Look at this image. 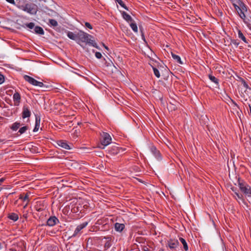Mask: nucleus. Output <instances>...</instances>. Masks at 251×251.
<instances>
[{
  "label": "nucleus",
  "mask_w": 251,
  "mask_h": 251,
  "mask_svg": "<svg viewBox=\"0 0 251 251\" xmlns=\"http://www.w3.org/2000/svg\"><path fill=\"white\" fill-rule=\"evenodd\" d=\"M93 36L82 31L77 33V39L76 42L82 46L81 43H85L86 44L92 46L95 48H98L97 43L93 40Z\"/></svg>",
  "instance_id": "nucleus-1"
},
{
  "label": "nucleus",
  "mask_w": 251,
  "mask_h": 251,
  "mask_svg": "<svg viewBox=\"0 0 251 251\" xmlns=\"http://www.w3.org/2000/svg\"><path fill=\"white\" fill-rule=\"evenodd\" d=\"M240 190L247 197H251V187L245 182H239Z\"/></svg>",
  "instance_id": "nucleus-2"
},
{
  "label": "nucleus",
  "mask_w": 251,
  "mask_h": 251,
  "mask_svg": "<svg viewBox=\"0 0 251 251\" xmlns=\"http://www.w3.org/2000/svg\"><path fill=\"white\" fill-rule=\"evenodd\" d=\"M24 77L25 81L34 86H37L40 87L44 86V84L43 82L38 81L31 76L25 75Z\"/></svg>",
  "instance_id": "nucleus-3"
},
{
  "label": "nucleus",
  "mask_w": 251,
  "mask_h": 251,
  "mask_svg": "<svg viewBox=\"0 0 251 251\" xmlns=\"http://www.w3.org/2000/svg\"><path fill=\"white\" fill-rule=\"evenodd\" d=\"M101 143L102 145L106 146L110 144L111 142V138L109 134L106 132H103L101 134Z\"/></svg>",
  "instance_id": "nucleus-4"
},
{
  "label": "nucleus",
  "mask_w": 251,
  "mask_h": 251,
  "mask_svg": "<svg viewBox=\"0 0 251 251\" xmlns=\"http://www.w3.org/2000/svg\"><path fill=\"white\" fill-rule=\"evenodd\" d=\"M59 221L57 218L55 216L50 217L47 222V225L50 226H52L55 225L57 222H58Z\"/></svg>",
  "instance_id": "nucleus-5"
},
{
  "label": "nucleus",
  "mask_w": 251,
  "mask_h": 251,
  "mask_svg": "<svg viewBox=\"0 0 251 251\" xmlns=\"http://www.w3.org/2000/svg\"><path fill=\"white\" fill-rule=\"evenodd\" d=\"M168 245L171 249H175L178 247L179 245V242L177 240H170L168 241Z\"/></svg>",
  "instance_id": "nucleus-6"
},
{
  "label": "nucleus",
  "mask_w": 251,
  "mask_h": 251,
  "mask_svg": "<svg viewBox=\"0 0 251 251\" xmlns=\"http://www.w3.org/2000/svg\"><path fill=\"white\" fill-rule=\"evenodd\" d=\"M87 225V223H83L82 224L78 226L75 228L74 234L72 235V237L76 236L79 231L82 230L83 228H84Z\"/></svg>",
  "instance_id": "nucleus-7"
},
{
  "label": "nucleus",
  "mask_w": 251,
  "mask_h": 251,
  "mask_svg": "<svg viewBox=\"0 0 251 251\" xmlns=\"http://www.w3.org/2000/svg\"><path fill=\"white\" fill-rule=\"evenodd\" d=\"M57 144L58 145V146L66 150H70L71 149L70 145H69L65 141H58L57 142Z\"/></svg>",
  "instance_id": "nucleus-8"
},
{
  "label": "nucleus",
  "mask_w": 251,
  "mask_h": 251,
  "mask_svg": "<svg viewBox=\"0 0 251 251\" xmlns=\"http://www.w3.org/2000/svg\"><path fill=\"white\" fill-rule=\"evenodd\" d=\"M13 98L14 105L16 106L19 105L21 100V96L20 94L18 92L15 93L13 95Z\"/></svg>",
  "instance_id": "nucleus-9"
},
{
  "label": "nucleus",
  "mask_w": 251,
  "mask_h": 251,
  "mask_svg": "<svg viewBox=\"0 0 251 251\" xmlns=\"http://www.w3.org/2000/svg\"><path fill=\"white\" fill-rule=\"evenodd\" d=\"M237 9H235L237 11H239L243 12H245L247 11V6L242 2V1L237 6Z\"/></svg>",
  "instance_id": "nucleus-10"
},
{
  "label": "nucleus",
  "mask_w": 251,
  "mask_h": 251,
  "mask_svg": "<svg viewBox=\"0 0 251 251\" xmlns=\"http://www.w3.org/2000/svg\"><path fill=\"white\" fill-rule=\"evenodd\" d=\"M40 117L38 115H35V126L33 129V132H36L38 130L40 127Z\"/></svg>",
  "instance_id": "nucleus-11"
},
{
  "label": "nucleus",
  "mask_w": 251,
  "mask_h": 251,
  "mask_svg": "<svg viewBox=\"0 0 251 251\" xmlns=\"http://www.w3.org/2000/svg\"><path fill=\"white\" fill-rule=\"evenodd\" d=\"M151 151L157 159H159L160 158V152L155 147L152 146L151 148Z\"/></svg>",
  "instance_id": "nucleus-12"
},
{
  "label": "nucleus",
  "mask_w": 251,
  "mask_h": 251,
  "mask_svg": "<svg viewBox=\"0 0 251 251\" xmlns=\"http://www.w3.org/2000/svg\"><path fill=\"white\" fill-rule=\"evenodd\" d=\"M30 111L28 109L27 107H24L23 111L22 113V117L25 119V118H27L30 117Z\"/></svg>",
  "instance_id": "nucleus-13"
},
{
  "label": "nucleus",
  "mask_w": 251,
  "mask_h": 251,
  "mask_svg": "<svg viewBox=\"0 0 251 251\" xmlns=\"http://www.w3.org/2000/svg\"><path fill=\"white\" fill-rule=\"evenodd\" d=\"M125 225L123 224H120L116 223L115 224V229L118 232H121L125 228Z\"/></svg>",
  "instance_id": "nucleus-14"
},
{
  "label": "nucleus",
  "mask_w": 251,
  "mask_h": 251,
  "mask_svg": "<svg viewBox=\"0 0 251 251\" xmlns=\"http://www.w3.org/2000/svg\"><path fill=\"white\" fill-rule=\"evenodd\" d=\"M123 18L126 20L127 22H131L133 21L132 17L125 11L122 13Z\"/></svg>",
  "instance_id": "nucleus-15"
},
{
  "label": "nucleus",
  "mask_w": 251,
  "mask_h": 251,
  "mask_svg": "<svg viewBox=\"0 0 251 251\" xmlns=\"http://www.w3.org/2000/svg\"><path fill=\"white\" fill-rule=\"evenodd\" d=\"M24 10L26 11L30 14H33L34 10L33 8L31 7V5L29 4H26L24 7Z\"/></svg>",
  "instance_id": "nucleus-16"
},
{
  "label": "nucleus",
  "mask_w": 251,
  "mask_h": 251,
  "mask_svg": "<svg viewBox=\"0 0 251 251\" xmlns=\"http://www.w3.org/2000/svg\"><path fill=\"white\" fill-rule=\"evenodd\" d=\"M67 36L71 39L77 41V33L75 34L71 31H68Z\"/></svg>",
  "instance_id": "nucleus-17"
},
{
  "label": "nucleus",
  "mask_w": 251,
  "mask_h": 251,
  "mask_svg": "<svg viewBox=\"0 0 251 251\" xmlns=\"http://www.w3.org/2000/svg\"><path fill=\"white\" fill-rule=\"evenodd\" d=\"M34 32L39 34L43 35L44 34V31L43 30V29L39 26H35L34 28Z\"/></svg>",
  "instance_id": "nucleus-18"
},
{
  "label": "nucleus",
  "mask_w": 251,
  "mask_h": 251,
  "mask_svg": "<svg viewBox=\"0 0 251 251\" xmlns=\"http://www.w3.org/2000/svg\"><path fill=\"white\" fill-rule=\"evenodd\" d=\"M171 55H172V56L173 58V59H175L177 63H178L180 64H182L183 63L181 60V58H180V56H179L175 54L173 52H171Z\"/></svg>",
  "instance_id": "nucleus-19"
},
{
  "label": "nucleus",
  "mask_w": 251,
  "mask_h": 251,
  "mask_svg": "<svg viewBox=\"0 0 251 251\" xmlns=\"http://www.w3.org/2000/svg\"><path fill=\"white\" fill-rule=\"evenodd\" d=\"M109 151L111 154H117L119 152V149L117 147L114 146L111 148Z\"/></svg>",
  "instance_id": "nucleus-20"
},
{
  "label": "nucleus",
  "mask_w": 251,
  "mask_h": 251,
  "mask_svg": "<svg viewBox=\"0 0 251 251\" xmlns=\"http://www.w3.org/2000/svg\"><path fill=\"white\" fill-rule=\"evenodd\" d=\"M19 199L22 200L23 201H26V202H28V201H29V200L28 195L27 193H26L25 195H21L20 196Z\"/></svg>",
  "instance_id": "nucleus-21"
},
{
  "label": "nucleus",
  "mask_w": 251,
  "mask_h": 251,
  "mask_svg": "<svg viewBox=\"0 0 251 251\" xmlns=\"http://www.w3.org/2000/svg\"><path fill=\"white\" fill-rule=\"evenodd\" d=\"M8 218L14 221H16L18 219V215L16 213H12L9 214Z\"/></svg>",
  "instance_id": "nucleus-22"
},
{
  "label": "nucleus",
  "mask_w": 251,
  "mask_h": 251,
  "mask_svg": "<svg viewBox=\"0 0 251 251\" xmlns=\"http://www.w3.org/2000/svg\"><path fill=\"white\" fill-rule=\"evenodd\" d=\"M179 240L181 242V243L183 244L184 249L185 251H187L188 250V247L187 244L185 240L184 239H183V238L180 237V238H179Z\"/></svg>",
  "instance_id": "nucleus-23"
},
{
  "label": "nucleus",
  "mask_w": 251,
  "mask_h": 251,
  "mask_svg": "<svg viewBox=\"0 0 251 251\" xmlns=\"http://www.w3.org/2000/svg\"><path fill=\"white\" fill-rule=\"evenodd\" d=\"M208 77L211 81L213 82L214 83L217 85L218 84V79L217 78H216L214 76L211 75H209Z\"/></svg>",
  "instance_id": "nucleus-24"
},
{
  "label": "nucleus",
  "mask_w": 251,
  "mask_h": 251,
  "mask_svg": "<svg viewBox=\"0 0 251 251\" xmlns=\"http://www.w3.org/2000/svg\"><path fill=\"white\" fill-rule=\"evenodd\" d=\"M230 0L232 3L233 5L234 6L235 9H237L236 7H237L238 8V7L237 6L242 1L241 0Z\"/></svg>",
  "instance_id": "nucleus-25"
},
{
  "label": "nucleus",
  "mask_w": 251,
  "mask_h": 251,
  "mask_svg": "<svg viewBox=\"0 0 251 251\" xmlns=\"http://www.w3.org/2000/svg\"><path fill=\"white\" fill-rule=\"evenodd\" d=\"M20 126L21 124L20 123L16 122L12 125L11 129L13 130H17Z\"/></svg>",
  "instance_id": "nucleus-26"
},
{
  "label": "nucleus",
  "mask_w": 251,
  "mask_h": 251,
  "mask_svg": "<svg viewBox=\"0 0 251 251\" xmlns=\"http://www.w3.org/2000/svg\"><path fill=\"white\" fill-rule=\"evenodd\" d=\"M130 26L134 32H137L138 28L136 24L135 23L131 22L130 24Z\"/></svg>",
  "instance_id": "nucleus-27"
},
{
  "label": "nucleus",
  "mask_w": 251,
  "mask_h": 251,
  "mask_svg": "<svg viewBox=\"0 0 251 251\" xmlns=\"http://www.w3.org/2000/svg\"><path fill=\"white\" fill-rule=\"evenodd\" d=\"M115 1L126 10H128V8L126 6V5L124 4L122 0H115Z\"/></svg>",
  "instance_id": "nucleus-28"
},
{
  "label": "nucleus",
  "mask_w": 251,
  "mask_h": 251,
  "mask_svg": "<svg viewBox=\"0 0 251 251\" xmlns=\"http://www.w3.org/2000/svg\"><path fill=\"white\" fill-rule=\"evenodd\" d=\"M49 23L50 25L53 26H56L58 25L57 22L54 19H50L49 20Z\"/></svg>",
  "instance_id": "nucleus-29"
},
{
  "label": "nucleus",
  "mask_w": 251,
  "mask_h": 251,
  "mask_svg": "<svg viewBox=\"0 0 251 251\" xmlns=\"http://www.w3.org/2000/svg\"><path fill=\"white\" fill-rule=\"evenodd\" d=\"M153 73L154 75L157 77L159 78L160 76V73L157 69L155 67H152Z\"/></svg>",
  "instance_id": "nucleus-30"
},
{
  "label": "nucleus",
  "mask_w": 251,
  "mask_h": 251,
  "mask_svg": "<svg viewBox=\"0 0 251 251\" xmlns=\"http://www.w3.org/2000/svg\"><path fill=\"white\" fill-rule=\"evenodd\" d=\"M238 12V14L239 15V16L240 17V18L243 19L244 20V22L246 20V19L247 18H246V15H245V12H241V11H237Z\"/></svg>",
  "instance_id": "nucleus-31"
},
{
  "label": "nucleus",
  "mask_w": 251,
  "mask_h": 251,
  "mask_svg": "<svg viewBox=\"0 0 251 251\" xmlns=\"http://www.w3.org/2000/svg\"><path fill=\"white\" fill-rule=\"evenodd\" d=\"M238 37H239V38L241 39L244 42H245V43L247 42L246 39L245 37L244 36L242 32L240 30L238 32Z\"/></svg>",
  "instance_id": "nucleus-32"
},
{
  "label": "nucleus",
  "mask_w": 251,
  "mask_h": 251,
  "mask_svg": "<svg viewBox=\"0 0 251 251\" xmlns=\"http://www.w3.org/2000/svg\"><path fill=\"white\" fill-rule=\"evenodd\" d=\"M244 22L251 29V17L247 18Z\"/></svg>",
  "instance_id": "nucleus-33"
},
{
  "label": "nucleus",
  "mask_w": 251,
  "mask_h": 251,
  "mask_svg": "<svg viewBox=\"0 0 251 251\" xmlns=\"http://www.w3.org/2000/svg\"><path fill=\"white\" fill-rule=\"evenodd\" d=\"M28 127L27 126H23L19 129V132H20V134H23L26 131V130L28 129Z\"/></svg>",
  "instance_id": "nucleus-34"
},
{
  "label": "nucleus",
  "mask_w": 251,
  "mask_h": 251,
  "mask_svg": "<svg viewBox=\"0 0 251 251\" xmlns=\"http://www.w3.org/2000/svg\"><path fill=\"white\" fill-rule=\"evenodd\" d=\"M111 246V242L110 241V240H107L105 242L104 247L105 249H107L109 248Z\"/></svg>",
  "instance_id": "nucleus-35"
},
{
  "label": "nucleus",
  "mask_w": 251,
  "mask_h": 251,
  "mask_svg": "<svg viewBox=\"0 0 251 251\" xmlns=\"http://www.w3.org/2000/svg\"><path fill=\"white\" fill-rule=\"evenodd\" d=\"M25 25H26V27H27L28 28H29L30 29H33V28H34V27H35V24L33 23H30L28 24H25Z\"/></svg>",
  "instance_id": "nucleus-36"
},
{
  "label": "nucleus",
  "mask_w": 251,
  "mask_h": 251,
  "mask_svg": "<svg viewBox=\"0 0 251 251\" xmlns=\"http://www.w3.org/2000/svg\"><path fill=\"white\" fill-rule=\"evenodd\" d=\"M140 30L141 33L142 39L144 41H146L145 37L144 34V32H143V27H140Z\"/></svg>",
  "instance_id": "nucleus-37"
},
{
  "label": "nucleus",
  "mask_w": 251,
  "mask_h": 251,
  "mask_svg": "<svg viewBox=\"0 0 251 251\" xmlns=\"http://www.w3.org/2000/svg\"><path fill=\"white\" fill-rule=\"evenodd\" d=\"M95 56L98 59H100L102 57V55H101V53L100 52H96L95 53Z\"/></svg>",
  "instance_id": "nucleus-38"
},
{
  "label": "nucleus",
  "mask_w": 251,
  "mask_h": 251,
  "mask_svg": "<svg viewBox=\"0 0 251 251\" xmlns=\"http://www.w3.org/2000/svg\"><path fill=\"white\" fill-rule=\"evenodd\" d=\"M85 25L86 26V27H87V28H89L90 29H92L93 28L92 26L88 22H85Z\"/></svg>",
  "instance_id": "nucleus-39"
},
{
  "label": "nucleus",
  "mask_w": 251,
  "mask_h": 251,
  "mask_svg": "<svg viewBox=\"0 0 251 251\" xmlns=\"http://www.w3.org/2000/svg\"><path fill=\"white\" fill-rule=\"evenodd\" d=\"M242 83H243V86H244L246 88H247V89H248V88L250 89V88H249V87L248 85L247 84V83H246L244 80H243V81H242Z\"/></svg>",
  "instance_id": "nucleus-40"
},
{
  "label": "nucleus",
  "mask_w": 251,
  "mask_h": 251,
  "mask_svg": "<svg viewBox=\"0 0 251 251\" xmlns=\"http://www.w3.org/2000/svg\"><path fill=\"white\" fill-rule=\"evenodd\" d=\"M235 194L239 199L242 200V196L241 195H239L237 192H235Z\"/></svg>",
  "instance_id": "nucleus-41"
},
{
  "label": "nucleus",
  "mask_w": 251,
  "mask_h": 251,
  "mask_svg": "<svg viewBox=\"0 0 251 251\" xmlns=\"http://www.w3.org/2000/svg\"><path fill=\"white\" fill-rule=\"evenodd\" d=\"M0 79H1V84H2V83L4 82V76L3 75H1V78H0Z\"/></svg>",
  "instance_id": "nucleus-42"
},
{
  "label": "nucleus",
  "mask_w": 251,
  "mask_h": 251,
  "mask_svg": "<svg viewBox=\"0 0 251 251\" xmlns=\"http://www.w3.org/2000/svg\"><path fill=\"white\" fill-rule=\"evenodd\" d=\"M8 2L11 3V4H15V1L14 0H6Z\"/></svg>",
  "instance_id": "nucleus-43"
},
{
  "label": "nucleus",
  "mask_w": 251,
  "mask_h": 251,
  "mask_svg": "<svg viewBox=\"0 0 251 251\" xmlns=\"http://www.w3.org/2000/svg\"><path fill=\"white\" fill-rule=\"evenodd\" d=\"M143 251H150V250L148 247L145 246V247H144V248H143Z\"/></svg>",
  "instance_id": "nucleus-44"
},
{
  "label": "nucleus",
  "mask_w": 251,
  "mask_h": 251,
  "mask_svg": "<svg viewBox=\"0 0 251 251\" xmlns=\"http://www.w3.org/2000/svg\"><path fill=\"white\" fill-rule=\"evenodd\" d=\"M7 189V188L6 187H5V185H2V186L1 185V188H0L1 190H3V189Z\"/></svg>",
  "instance_id": "nucleus-45"
},
{
  "label": "nucleus",
  "mask_w": 251,
  "mask_h": 251,
  "mask_svg": "<svg viewBox=\"0 0 251 251\" xmlns=\"http://www.w3.org/2000/svg\"><path fill=\"white\" fill-rule=\"evenodd\" d=\"M104 238L107 239V240H110V241H111V237H110L109 236L105 237Z\"/></svg>",
  "instance_id": "nucleus-46"
},
{
  "label": "nucleus",
  "mask_w": 251,
  "mask_h": 251,
  "mask_svg": "<svg viewBox=\"0 0 251 251\" xmlns=\"http://www.w3.org/2000/svg\"><path fill=\"white\" fill-rule=\"evenodd\" d=\"M4 180H5V178H4L3 177L1 178V179H0L1 183H2Z\"/></svg>",
  "instance_id": "nucleus-47"
},
{
  "label": "nucleus",
  "mask_w": 251,
  "mask_h": 251,
  "mask_svg": "<svg viewBox=\"0 0 251 251\" xmlns=\"http://www.w3.org/2000/svg\"><path fill=\"white\" fill-rule=\"evenodd\" d=\"M28 202H26L24 206V208H25L26 207V206H27V204H28Z\"/></svg>",
  "instance_id": "nucleus-48"
},
{
  "label": "nucleus",
  "mask_w": 251,
  "mask_h": 251,
  "mask_svg": "<svg viewBox=\"0 0 251 251\" xmlns=\"http://www.w3.org/2000/svg\"><path fill=\"white\" fill-rule=\"evenodd\" d=\"M232 102L234 103V104L235 105L237 106V104H236V103L235 102H234L232 100Z\"/></svg>",
  "instance_id": "nucleus-49"
},
{
  "label": "nucleus",
  "mask_w": 251,
  "mask_h": 251,
  "mask_svg": "<svg viewBox=\"0 0 251 251\" xmlns=\"http://www.w3.org/2000/svg\"><path fill=\"white\" fill-rule=\"evenodd\" d=\"M103 45L104 46L106 49L108 50V48L106 46H105L104 44H103Z\"/></svg>",
  "instance_id": "nucleus-50"
},
{
  "label": "nucleus",
  "mask_w": 251,
  "mask_h": 251,
  "mask_svg": "<svg viewBox=\"0 0 251 251\" xmlns=\"http://www.w3.org/2000/svg\"><path fill=\"white\" fill-rule=\"evenodd\" d=\"M0 96H1V97H2L3 96V94H1Z\"/></svg>",
  "instance_id": "nucleus-51"
}]
</instances>
